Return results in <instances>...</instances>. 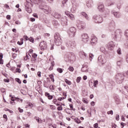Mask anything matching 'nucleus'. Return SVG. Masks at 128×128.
Instances as JSON below:
<instances>
[{
  "label": "nucleus",
  "mask_w": 128,
  "mask_h": 128,
  "mask_svg": "<svg viewBox=\"0 0 128 128\" xmlns=\"http://www.w3.org/2000/svg\"><path fill=\"white\" fill-rule=\"evenodd\" d=\"M114 22V21H112L110 24V26H112V28H114L115 26Z\"/></svg>",
  "instance_id": "obj_39"
},
{
  "label": "nucleus",
  "mask_w": 128,
  "mask_h": 128,
  "mask_svg": "<svg viewBox=\"0 0 128 128\" xmlns=\"http://www.w3.org/2000/svg\"><path fill=\"white\" fill-rule=\"evenodd\" d=\"M72 4L74 6H78V2H76V0H72Z\"/></svg>",
  "instance_id": "obj_22"
},
{
  "label": "nucleus",
  "mask_w": 128,
  "mask_h": 128,
  "mask_svg": "<svg viewBox=\"0 0 128 128\" xmlns=\"http://www.w3.org/2000/svg\"><path fill=\"white\" fill-rule=\"evenodd\" d=\"M115 46H116V44H114V42L111 41L108 44L106 48H108V50H112L114 48Z\"/></svg>",
  "instance_id": "obj_12"
},
{
  "label": "nucleus",
  "mask_w": 128,
  "mask_h": 128,
  "mask_svg": "<svg viewBox=\"0 0 128 128\" xmlns=\"http://www.w3.org/2000/svg\"><path fill=\"white\" fill-rule=\"evenodd\" d=\"M122 30L120 29H118L112 34V38H113L114 40H116V38H122Z\"/></svg>",
  "instance_id": "obj_3"
},
{
  "label": "nucleus",
  "mask_w": 128,
  "mask_h": 128,
  "mask_svg": "<svg viewBox=\"0 0 128 128\" xmlns=\"http://www.w3.org/2000/svg\"><path fill=\"white\" fill-rule=\"evenodd\" d=\"M76 10V6H72V8H71V12H74Z\"/></svg>",
  "instance_id": "obj_28"
},
{
  "label": "nucleus",
  "mask_w": 128,
  "mask_h": 128,
  "mask_svg": "<svg viewBox=\"0 0 128 128\" xmlns=\"http://www.w3.org/2000/svg\"><path fill=\"white\" fill-rule=\"evenodd\" d=\"M54 17L55 18H62V16L60 14H58V13H56Z\"/></svg>",
  "instance_id": "obj_26"
},
{
  "label": "nucleus",
  "mask_w": 128,
  "mask_h": 128,
  "mask_svg": "<svg viewBox=\"0 0 128 128\" xmlns=\"http://www.w3.org/2000/svg\"><path fill=\"white\" fill-rule=\"evenodd\" d=\"M30 6H32V0H26V3L25 5V10L29 14H31L32 12V8H30Z\"/></svg>",
  "instance_id": "obj_5"
},
{
  "label": "nucleus",
  "mask_w": 128,
  "mask_h": 128,
  "mask_svg": "<svg viewBox=\"0 0 128 128\" xmlns=\"http://www.w3.org/2000/svg\"><path fill=\"white\" fill-rule=\"evenodd\" d=\"M115 102L117 104H120V98L118 96H116L114 97Z\"/></svg>",
  "instance_id": "obj_20"
},
{
  "label": "nucleus",
  "mask_w": 128,
  "mask_h": 128,
  "mask_svg": "<svg viewBox=\"0 0 128 128\" xmlns=\"http://www.w3.org/2000/svg\"><path fill=\"white\" fill-rule=\"evenodd\" d=\"M123 75L124 77L125 76V78H128V70L125 74L123 73Z\"/></svg>",
  "instance_id": "obj_40"
},
{
  "label": "nucleus",
  "mask_w": 128,
  "mask_h": 128,
  "mask_svg": "<svg viewBox=\"0 0 128 128\" xmlns=\"http://www.w3.org/2000/svg\"><path fill=\"white\" fill-rule=\"evenodd\" d=\"M77 27L78 30H82L84 28H86V23L80 20H77Z\"/></svg>",
  "instance_id": "obj_9"
},
{
  "label": "nucleus",
  "mask_w": 128,
  "mask_h": 128,
  "mask_svg": "<svg viewBox=\"0 0 128 128\" xmlns=\"http://www.w3.org/2000/svg\"><path fill=\"white\" fill-rule=\"evenodd\" d=\"M64 82H66V84H68L69 86H70V84H72V82H70V81L68 80L67 79H65Z\"/></svg>",
  "instance_id": "obj_30"
},
{
  "label": "nucleus",
  "mask_w": 128,
  "mask_h": 128,
  "mask_svg": "<svg viewBox=\"0 0 128 128\" xmlns=\"http://www.w3.org/2000/svg\"><path fill=\"white\" fill-rule=\"evenodd\" d=\"M124 74L118 73L116 76V80L117 84H122L124 82Z\"/></svg>",
  "instance_id": "obj_4"
},
{
  "label": "nucleus",
  "mask_w": 128,
  "mask_h": 128,
  "mask_svg": "<svg viewBox=\"0 0 128 128\" xmlns=\"http://www.w3.org/2000/svg\"><path fill=\"white\" fill-rule=\"evenodd\" d=\"M24 44V42L23 41H18V44H19V46H22V44Z\"/></svg>",
  "instance_id": "obj_49"
},
{
  "label": "nucleus",
  "mask_w": 128,
  "mask_h": 128,
  "mask_svg": "<svg viewBox=\"0 0 128 128\" xmlns=\"http://www.w3.org/2000/svg\"><path fill=\"white\" fill-rule=\"evenodd\" d=\"M36 58H32V62L33 63L36 62Z\"/></svg>",
  "instance_id": "obj_63"
},
{
  "label": "nucleus",
  "mask_w": 128,
  "mask_h": 128,
  "mask_svg": "<svg viewBox=\"0 0 128 128\" xmlns=\"http://www.w3.org/2000/svg\"><path fill=\"white\" fill-rule=\"evenodd\" d=\"M16 72H20V69L18 68H17L16 69Z\"/></svg>",
  "instance_id": "obj_61"
},
{
  "label": "nucleus",
  "mask_w": 128,
  "mask_h": 128,
  "mask_svg": "<svg viewBox=\"0 0 128 128\" xmlns=\"http://www.w3.org/2000/svg\"><path fill=\"white\" fill-rule=\"evenodd\" d=\"M40 118L38 117L35 116L34 120H36L38 122H40Z\"/></svg>",
  "instance_id": "obj_54"
},
{
  "label": "nucleus",
  "mask_w": 128,
  "mask_h": 128,
  "mask_svg": "<svg viewBox=\"0 0 128 128\" xmlns=\"http://www.w3.org/2000/svg\"><path fill=\"white\" fill-rule=\"evenodd\" d=\"M32 56L34 58H38V54H32Z\"/></svg>",
  "instance_id": "obj_44"
},
{
  "label": "nucleus",
  "mask_w": 128,
  "mask_h": 128,
  "mask_svg": "<svg viewBox=\"0 0 128 128\" xmlns=\"http://www.w3.org/2000/svg\"><path fill=\"white\" fill-rule=\"evenodd\" d=\"M65 60L66 62H70V60L74 62V60H76V56H74V54L69 53L67 54V56H66Z\"/></svg>",
  "instance_id": "obj_6"
},
{
  "label": "nucleus",
  "mask_w": 128,
  "mask_h": 128,
  "mask_svg": "<svg viewBox=\"0 0 128 128\" xmlns=\"http://www.w3.org/2000/svg\"><path fill=\"white\" fill-rule=\"evenodd\" d=\"M90 44L92 46H96L98 44V38L93 36L91 38Z\"/></svg>",
  "instance_id": "obj_14"
},
{
  "label": "nucleus",
  "mask_w": 128,
  "mask_h": 128,
  "mask_svg": "<svg viewBox=\"0 0 128 128\" xmlns=\"http://www.w3.org/2000/svg\"><path fill=\"white\" fill-rule=\"evenodd\" d=\"M108 114H114V112L112 111V110L108 111Z\"/></svg>",
  "instance_id": "obj_46"
},
{
  "label": "nucleus",
  "mask_w": 128,
  "mask_h": 128,
  "mask_svg": "<svg viewBox=\"0 0 128 128\" xmlns=\"http://www.w3.org/2000/svg\"><path fill=\"white\" fill-rule=\"evenodd\" d=\"M0 90L2 94H4V92H6V89H4V88H1Z\"/></svg>",
  "instance_id": "obj_48"
},
{
  "label": "nucleus",
  "mask_w": 128,
  "mask_h": 128,
  "mask_svg": "<svg viewBox=\"0 0 128 128\" xmlns=\"http://www.w3.org/2000/svg\"><path fill=\"white\" fill-rule=\"evenodd\" d=\"M58 110H62V106H58L57 108Z\"/></svg>",
  "instance_id": "obj_53"
},
{
  "label": "nucleus",
  "mask_w": 128,
  "mask_h": 128,
  "mask_svg": "<svg viewBox=\"0 0 128 128\" xmlns=\"http://www.w3.org/2000/svg\"><path fill=\"white\" fill-rule=\"evenodd\" d=\"M54 62H51V64L52 65L49 68V70H52V68H54Z\"/></svg>",
  "instance_id": "obj_29"
},
{
  "label": "nucleus",
  "mask_w": 128,
  "mask_h": 128,
  "mask_svg": "<svg viewBox=\"0 0 128 128\" xmlns=\"http://www.w3.org/2000/svg\"><path fill=\"white\" fill-rule=\"evenodd\" d=\"M15 24H20V22L19 21H16Z\"/></svg>",
  "instance_id": "obj_64"
},
{
  "label": "nucleus",
  "mask_w": 128,
  "mask_h": 128,
  "mask_svg": "<svg viewBox=\"0 0 128 128\" xmlns=\"http://www.w3.org/2000/svg\"><path fill=\"white\" fill-rule=\"evenodd\" d=\"M117 52H118V54H122V50H120V48H119L117 50Z\"/></svg>",
  "instance_id": "obj_47"
},
{
  "label": "nucleus",
  "mask_w": 128,
  "mask_h": 128,
  "mask_svg": "<svg viewBox=\"0 0 128 128\" xmlns=\"http://www.w3.org/2000/svg\"><path fill=\"white\" fill-rule=\"evenodd\" d=\"M54 42L56 46H60L62 42V40L58 33H56L54 36Z\"/></svg>",
  "instance_id": "obj_2"
},
{
  "label": "nucleus",
  "mask_w": 128,
  "mask_h": 128,
  "mask_svg": "<svg viewBox=\"0 0 128 128\" xmlns=\"http://www.w3.org/2000/svg\"><path fill=\"white\" fill-rule=\"evenodd\" d=\"M28 106H30V108H32V103H29L28 104Z\"/></svg>",
  "instance_id": "obj_62"
},
{
  "label": "nucleus",
  "mask_w": 128,
  "mask_h": 128,
  "mask_svg": "<svg viewBox=\"0 0 128 128\" xmlns=\"http://www.w3.org/2000/svg\"><path fill=\"white\" fill-rule=\"evenodd\" d=\"M52 24L54 26H58V20H54L52 21Z\"/></svg>",
  "instance_id": "obj_24"
},
{
  "label": "nucleus",
  "mask_w": 128,
  "mask_h": 128,
  "mask_svg": "<svg viewBox=\"0 0 128 128\" xmlns=\"http://www.w3.org/2000/svg\"><path fill=\"white\" fill-rule=\"evenodd\" d=\"M16 80L17 82H18V84H22V81H20V80L19 78H16Z\"/></svg>",
  "instance_id": "obj_38"
},
{
  "label": "nucleus",
  "mask_w": 128,
  "mask_h": 128,
  "mask_svg": "<svg viewBox=\"0 0 128 128\" xmlns=\"http://www.w3.org/2000/svg\"><path fill=\"white\" fill-rule=\"evenodd\" d=\"M98 62L102 64H106V57L104 56H100L98 58Z\"/></svg>",
  "instance_id": "obj_11"
},
{
  "label": "nucleus",
  "mask_w": 128,
  "mask_h": 128,
  "mask_svg": "<svg viewBox=\"0 0 128 128\" xmlns=\"http://www.w3.org/2000/svg\"><path fill=\"white\" fill-rule=\"evenodd\" d=\"M116 120H120V115L116 114Z\"/></svg>",
  "instance_id": "obj_56"
},
{
  "label": "nucleus",
  "mask_w": 128,
  "mask_h": 128,
  "mask_svg": "<svg viewBox=\"0 0 128 128\" xmlns=\"http://www.w3.org/2000/svg\"><path fill=\"white\" fill-rule=\"evenodd\" d=\"M93 18L96 24H102L104 20L100 15H94L93 16Z\"/></svg>",
  "instance_id": "obj_7"
},
{
  "label": "nucleus",
  "mask_w": 128,
  "mask_h": 128,
  "mask_svg": "<svg viewBox=\"0 0 128 128\" xmlns=\"http://www.w3.org/2000/svg\"><path fill=\"white\" fill-rule=\"evenodd\" d=\"M38 110H40V112H42L44 111V108H42V106H40L38 108Z\"/></svg>",
  "instance_id": "obj_50"
},
{
  "label": "nucleus",
  "mask_w": 128,
  "mask_h": 128,
  "mask_svg": "<svg viewBox=\"0 0 128 128\" xmlns=\"http://www.w3.org/2000/svg\"><path fill=\"white\" fill-rule=\"evenodd\" d=\"M81 15L84 16V18H85L86 20H90V18L88 17V16L85 12H82L81 13Z\"/></svg>",
  "instance_id": "obj_19"
},
{
  "label": "nucleus",
  "mask_w": 128,
  "mask_h": 128,
  "mask_svg": "<svg viewBox=\"0 0 128 128\" xmlns=\"http://www.w3.org/2000/svg\"><path fill=\"white\" fill-rule=\"evenodd\" d=\"M120 125L122 126V128H124V126H126V124L122 122L120 123Z\"/></svg>",
  "instance_id": "obj_57"
},
{
  "label": "nucleus",
  "mask_w": 128,
  "mask_h": 128,
  "mask_svg": "<svg viewBox=\"0 0 128 128\" xmlns=\"http://www.w3.org/2000/svg\"><path fill=\"white\" fill-rule=\"evenodd\" d=\"M50 90H54V87L52 85H50Z\"/></svg>",
  "instance_id": "obj_45"
},
{
  "label": "nucleus",
  "mask_w": 128,
  "mask_h": 128,
  "mask_svg": "<svg viewBox=\"0 0 128 128\" xmlns=\"http://www.w3.org/2000/svg\"><path fill=\"white\" fill-rule=\"evenodd\" d=\"M70 108H71V110H76V109L74 108V106H72V104H70Z\"/></svg>",
  "instance_id": "obj_42"
},
{
  "label": "nucleus",
  "mask_w": 128,
  "mask_h": 128,
  "mask_svg": "<svg viewBox=\"0 0 128 128\" xmlns=\"http://www.w3.org/2000/svg\"><path fill=\"white\" fill-rule=\"evenodd\" d=\"M98 80H96L94 81V88H96V86H98Z\"/></svg>",
  "instance_id": "obj_32"
},
{
  "label": "nucleus",
  "mask_w": 128,
  "mask_h": 128,
  "mask_svg": "<svg viewBox=\"0 0 128 128\" xmlns=\"http://www.w3.org/2000/svg\"><path fill=\"white\" fill-rule=\"evenodd\" d=\"M88 70V67L86 65H84L82 68V72H86Z\"/></svg>",
  "instance_id": "obj_17"
},
{
  "label": "nucleus",
  "mask_w": 128,
  "mask_h": 128,
  "mask_svg": "<svg viewBox=\"0 0 128 128\" xmlns=\"http://www.w3.org/2000/svg\"><path fill=\"white\" fill-rule=\"evenodd\" d=\"M122 60H120L117 62V66H120L122 64Z\"/></svg>",
  "instance_id": "obj_35"
},
{
  "label": "nucleus",
  "mask_w": 128,
  "mask_h": 128,
  "mask_svg": "<svg viewBox=\"0 0 128 128\" xmlns=\"http://www.w3.org/2000/svg\"><path fill=\"white\" fill-rule=\"evenodd\" d=\"M82 40L84 42H88V40H90V37H88V35L86 34H84L82 36Z\"/></svg>",
  "instance_id": "obj_13"
},
{
  "label": "nucleus",
  "mask_w": 128,
  "mask_h": 128,
  "mask_svg": "<svg viewBox=\"0 0 128 128\" xmlns=\"http://www.w3.org/2000/svg\"><path fill=\"white\" fill-rule=\"evenodd\" d=\"M66 46L68 48H74L76 44L75 42L68 41L66 42Z\"/></svg>",
  "instance_id": "obj_10"
},
{
  "label": "nucleus",
  "mask_w": 128,
  "mask_h": 128,
  "mask_svg": "<svg viewBox=\"0 0 128 128\" xmlns=\"http://www.w3.org/2000/svg\"><path fill=\"white\" fill-rule=\"evenodd\" d=\"M100 52H106V48L104 46H102L100 48Z\"/></svg>",
  "instance_id": "obj_34"
},
{
  "label": "nucleus",
  "mask_w": 128,
  "mask_h": 128,
  "mask_svg": "<svg viewBox=\"0 0 128 128\" xmlns=\"http://www.w3.org/2000/svg\"><path fill=\"white\" fill-rule=\"evenodd\" d=\"M80 80H82V77H78L76 80V82H78H78H80Z\"/></svg>",
  "instance_id": "obj_36"
},
{
  "label": "nucleus",
  "mask_w": 128,
  "mask_h": 128,
  "mask_svg": "<svg viewBox=\"0 0 128 128\" xmlns=\"http://www.w3.org/2000/svg\"><path fill=\"white\" fill-rule=\"evenodd\" d=\"M68 0H64V1L62 2V4H66V2H68Z\"/></svg>",
  "instance_id": "obj_58"
},
{
  "label": "nucleus",
  "mask_w": 128,
  "mask_h": 128,
  "mask_svg": "<svg viewBox=\"0 0 128 128\" xmlns=\"http://www.w3.org/2000/svg\"><path fill=\"white\" fill-rule=\"evenodd\" d=\"M50 108L51 110H55L54 106L52 105H50Z\"/></svg>",
  "instance_id": "obj_59"
},
{
  "label": "nucleus",
  "mask_w": 128,
  "mask_h": 128,
  "mask_svg": "<svg viewBox=\"0 0 128 128\" xmlns=\"http://www.w3.org/2000/svg\"><path fill=\"white\" fill-rule=\"evenodd\" d=\"M50 36V34L46 33V34H44V36L45 38H48V36Z\"/></svg>",
  "instance_id": "obj_52"
},
{
  "label": "nucleus",
  "mask_w": 128,
  "mask_h": 128,
  "mask_svg": "<svg viewBox=\"0 0 128 128\" xmlns=\"http://www.w3.org/2000/svg\"><path fill=\"white\" fill-rule=\"evenodd\" d=\"M98 8L100 12H102L104 10V4L100 3L98 6Z\"/></svg>",
  "instance_id": "obj_16"
},
{
  "label": "nucleus",
  "mask_w": 128,
  "mask_h": 128,
  "mask_svg": "<svg viewBox=\"0 0 128 128\" xmlns=\"http://www.w3.org/2000/svg\"><path fill=\"white\" fill-rule=\"evenodd\" d=\"M74 68L72 66H70L68 68V70H70V72H74Z\"/></svg>",
  "instance_id": "obj_51"
},
{
  "label": "nucleus",
  "mask_w": 128,
  "mask_h": 128,
  "mask_svg": "<svg viewBox=\"0 0 128 128\" xmlns=\"http://www.w3.org/2000/svg\"><path fill=\"white\" fill-rule=\"evenodd\" d=\"M76 29L74 27L70 28L68 30V34L70 38H74L76 36Z\"/></svg>",
  "instance_id": "obj_8"
},
{
  "label": "nucleus",
  "mask_w": 128,
  "mask_h": 128,
  "mask_svg": "<svg viewBox=\"0 0 128 128\" xmlns=\"http://www.w3.org/2000/svg\"><path fill=\"white\" fill-rule=\"evenodd\" d=\"M57 71L58 72H60V74H62V68H57Z\"/></svg>",
  "instance_id": "obj_37"
},
{
  "label": "nucleus",
  "mask_w": 128,
  "mask_h": 128,
  "mask_svg": "<svg viewBox=\"0 0 128 128\" xmlns=\"http://www.w3.org/2000/svg\"><path fill=\"white\" fill-rule=\"evenodd\" d=\"M40 46L42 50H46L48 45H46V42L43 41L40 43Z\"/></svg>",
  "instance_id": "obj_15"
},
{
  "label": "nucleus",
  "mask_w": 128,
  "mask_h": 128,
  "mask_svg": "<svg viewBox=\"0 0 128 128\" xmlns=\"http://www.w3.org/2000/svg\"><path fill=\"white\" fill-rule=\"evenodd\" d=\"M6 18L7 20H10V15H7Z\"/></svg>",
  "instance_id": "obj_60"
},
{
  "label": "nucleus",
  "mask_w": 128,
  "mask_h": 128,
  "mask_svg": "<svg viewBox=\"0 0 128 128\" xmlns=\"http://www.w3.org/2000/svg\"><path fill=\"white\" fill-rule=\"evenodd\" d=\"M28 40H30V42H34V40L32 38V37H30Z\"/></svg>",
  "instance_id": "obj_43"
},
{
  "label": "nucleus",
  "mask_w": 128,
  "mask_h": 128,
  "mask_svg": "<svg viewBox=\"0 0 128 128\" xmlns=\"http://www.w3.org/2000/svg\"><path fill=\"white\" fill-rule=\"evenodd\" d=\"M39 8L42 10V12L46 14H48L52 12V8H50V6L46 5V3L43 4H40Z\"/></svg>",
  "instance_id": "obj_1"
},
{
  "label": "nucleus",
  "mask_w": 128,
  "mask_h": 128,
  "mask_svg": "<svg viewBox=\"0 0 128 128\" xmlns=\"http://www.w3.org/2000/svg\"><path fill=\"white\" fill-rule=\"evenodd\" d=\"M92 58H94V54L90 53L89 54V60L92 62Z\"/></svg>",
  "instance_id": "obj_27"
},
{
  "label": "nucleus",
  "mask_w": 128,
  "mask_h": 128,
  "mask_svg": "<svg viewBox=\"0 0 128 128\" xmlns=\"http://www.w3.org/2000/svg\"><path fill=\"white\" fill-rule=\"evenodd\" d=\"M74 122L77 124H80V120L78 118H75Z\"/></svg>",
  "instance_id": "obj_31"
},
{
  "label": "nucleus",
  "mask_w": 128,
  "mask_h": 128,
  "mask_svg": "<svg viewBox=\"0 0 128 128\" xmlns=\"http://www.w3.org/2000/svg\"><path fill=\"white\" fill-rule=\"evenodd\" d=\"M15 100H17V102H22V99H20L18 98H15Z\"/></svg>",
  "instance_id": "obj_41"
},
{
  "label": "nucleus",
  "mask_w": 128,
  "mask_h": 128,
  "mask_svg": "<svg viewBox=\"0 0 128 128\" xmlns=\"http://www.w3.org/2000/svg\"><path fill=\"white\" fill-rule=\"evenodd\" d=\"M38 2L40 4H46V1L44 0H38Z\"/></svg>",
  "instance_id": "obj_25"
},
{
  "label": "nucleus",
  "mask_w": 128,
  "mask_h": 128,
  "mask_svg": "<svg viewBox=\"0 0 128 128\" xmlns=\"http://www.w3.org/2000/svg\"><path fill=\"white\" fill-rule=\"evenodd\" d=\"M45 96H46V98H48V100H52V98H54L52 96L50 95L48 92H45Z\"/></svg>",
  "instance_id": "obj_21"
},
{
  "label": "nucleus",
  "mask_w": 128,
  "mask_h": 128,
  "mask_svg": "<svg viewBox=\"0 0 128 128\" xmlns=\"http://www.w3.org/2000/svg\"><path fill=\"white\" fill-rule=\"evenodd\" d=\"M49 77L52 80V82H54V74H52L49 75Z\"/></svg>",
  "instance_id": "obj_33"
},
{
  "label": "nucleus",
  "mask_w": 128,
  "mask_h": 128,
  "mask_svg": "<svg viewBox=\"0 0 128 128\" xmlns=\"http://www.w3.org/2000/svg\"><path fill=\"white\" fill-rule=\"evenodd\" d=\"M68 18L71 20H74V15L72 14H70L68 15Z\"/></svg>",
  "instance_id": "obj_23"
},
{
  "label": "nucleus",
  "mask_w": 128,
  "mask_h": 128,
  "mask_svg": "<svg viewBox=\"0 0 128 128\" xmlns=\"http://www.w3.org/2000/svg\"><path fill=\"white\" fill-rule=\"evenodd\" d=\"M18 110L20 112H24V110L20 108H18Z\"/></svg>",
  "instance_id": "obj_55"
},
{
  "label": "nucleus",
  "mask_w": 128,
  "mask_h": 128,
  "mask_svg": "<svg viewBox=\"0 0 128 128\" xmlns=\"http://www.w3.org/2000/svg\"><path fill=\"white\" fill-rule=\"evenodd\" d=\"M112 14H114V16H115V18H120V13L119 12H116L114 11H112Z\"/></svg>",
  "instance_id": "obj_18"
}]
</instances>
